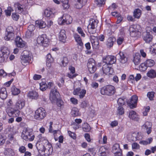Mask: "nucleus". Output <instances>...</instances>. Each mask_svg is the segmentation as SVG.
<instances>
[{"instance_id":"49","label":"nucleus","mask_w":156,"mask_h":156,"mask_svg":"<svg viewBox=\"0 0 156 156\" xmlns=\"http://www.w3.org/2000/svg\"><path fill=\"white\" fill-rule=\"evenodd\" d=\"M83 129L85 132H88L90 130L91 127L88 124L84 123L83 125Z\"/></svg>"},{"instance_id":"59","label":"nucleus","mask_w":156,"mask_h":156,"mask_svg":"<svg viewBox=\"0 0 156 156\" xmlns=\"http://www.w3.org/2000/svg\"><path fill=\"white\" fill-rule=\"evenodd\" d=\"M150 108L149 106H147L144 107V111L143 112V114L144 116H146L147 115L148 112L150 110Z\"/></svg>"},{"instance_id":"41","label":"nucleus","mask_w":156,"mask_h":156,"mask_svg":"<svg viewBox=\"0 0 156 156\" xmlns=\"http://www.w3.org/2000/svg\"><path fill=\"white\" fill-rule=\"evenodd\" d=\"M141 11L139 9H136L133 13V16L136 18L139 19L141 15Z\"/></svg>"},{"instance_id":"34","label":"nucleus","mask_w":156,"mask_h":156,"mask_svg":"<svg viewBox=\"0 0 156 156\" xmlns=\"http://www.w3.org/2000/svg\"><path fill=\"white\" fill-rule=\"evenodd\" d=\"M28 97L31 99H36L38 97V93L35 91H30L28 94Z\"/></svg>"},{"instance_id":"1","label":"nucleus","mask_w":156,"mask_h":156,"mask_svg":"<svg viewBox=\"0 0 156 156\" xmlns=\"http://www.w3.org/2000/svg\"><path fill=\"white\" fill-rule=\"evenodd\" d=\"M115 87L111 85H108L102 87L100 90L101 94L108 96L113 95L115 93Z\"/></svg>"},{"instance_id":"19","label":"nucleus","mask_w":156,"mask_h":156,"mask_svg":"<svg viewBox=\"0 0 156 156\" xmlns=\"http://www.w3.org/2000/svg\"><path fill=\"white\" fill-rule=\"evenodd\" d=\"M116 61V58L113 56L108 55L103 59V62L105 64H107L108 65L112 64Z\"/></svg>"},{"instance_id":"6","label":"nucleus","mask_w":156,"mask_h":156,"mask_svg":"<svg viewBox=\"0 0 156 156\" xmlns=\"http://www.w3.org/2000/svg\"><path fill=\"white\" fill-rule=\"evenodd\" d=\"M46 116V112L43 108H39L35 112L34 118L38 120H41Z\"/></svg>"},{"instance_id":"29","label":"nucleus","mask_w":156,"mask_h":156,"mask_svg":"<svg viewBox=\"0 0 156 156\" xmlns=\"http://www.w3.org/2000/svg\"><path fill=\"white\" fill-rule=\"evenodd\" d=\"M90 41L93 48H98L99 45V42L97 37L94 36H91Z\"/></svg>"},{"instance_id":"13","label":"nucleus","mask_w":156,"mask_h":156,"mask_svg":"<svg viewBox=\"0 0 156 156\" xmlns=\"http://www.w3.org/2000/svg\"><path fill=\"white\" fill-rule=\"evenodd\" d=\"M98 21L97 20L91 19L90 20V23L87 26V29L89 33L93 34L96 32L95 30L92 31V30H95L97 27Z\"/></svg>"},{"instance_id":"15","label":"nucleus","mask_w":156,"mask_h":156,"mask_svg":"<svg viewBox=\"0 0 156 156\" xmlns=\"http://www.w3.org/2000/svg\"><path fill=\"white\" fill-rule=\"evenodd\" d=\"M57 87H54V89H51L50 94V99L53 102L57 100L58 98L59 94L57 90Z\"/></svg>"},{"instance_id":"63","label":"nucleus","mask_w":156,"mask_h":156,"mask_svg":"<svg viewBox=\"0 0 156 156\" xmlns=\"http://www.w3.org/2000/svg\"><path fill=\"white\" fill-rule=\"evenodd\" d=\"M70 100L72 103L73 105H76L78 103V101L77 99L74 98L73 97L71 98Z\"/></svg>"},{"instance_id":"40","label":"nucleus","mask_w":156,"mask_h":156,"mask_svg":"<svg viewBox=\"0 0 156 156\" xmlns=\"http://www.w3.org/2000/svg\"><path fill=\"white\" fill-rule=\"evenodd\" d=\"M133 62L136 65H139L141 62L140 56L138 54L135 55L134 57Z\"/></svg>"},{"instance_id":"11","label":"nucleus","mask_w":156,"mask_h":156,"mask_svg":"<svg viewBox=\"0 0 156 156\" xmlns=\"http://www.w3.org/2000/svg\"><path fill=\"white\" fill-rule=\"evenodd\" d=\"M138 25L133 24L130 26L129 31L131 37H137L140 35V33L138 30Z\"/></svg>"},{"instance_id":"31","label":"nucleus","mask_w":156,"mask_h":156,"mask_svg":"<svg viewBox=\"0 0 156 156\" xmlns=\"http://www.w3.org/2000/svg\"><path fill=\"white\" fill-rule=\"evenodd\" d=\"M44 143V145L43 146H44L45 148L49 149V152L48 153V154H51L53 151V148L51 144L47 140H45Z\"/></svg>"},{"instance_id":"27","label":"nucleus","mask_w":156,"mask_h":156,"mask_svg":"<svg viewBox=\"0 0 156 156\" xmlns=\"http://www.w3.org/2000/svg\"><path fill=\"white\" fill-rule=\"evenodd\" d=\"M35 27L34 25H30L28 27V30L26 34V37L29 38L33 35V31L35 30Z\"/></svg>"},{"instance_id":"61","label":"nucleus","mask_w":156,"mask_h":156,"mask_svg":"<svg viewBox=\"0 0 156 156\" xmlns=\"http://www.w3.org/2000/svg\"><path fill=\"white\" fill-rule=\"evenodd\" d=\"M95 1L96 4L100 6L105 4L106 0H95Z\"/></svg>"},{"instance_id":"55","label":"nucleus","mask_w":156,"mask_h":156,"mask_svg":"<svg viewBox=\"0 0 156 156\" xmlns=\"http://www.w3.org/2000/svg\"><path fill=\"white\" fill-rule=\"evenodd\" d=\"M154 93L153 92H149L147 94V97L150 100H152L154 99Z\"/></svg>"},{"instance_id":"8","label":"nucleus","mask_w":156,"mask_h":156,"mask_svg":"<svg viewBox=\"0 0 156 156\" xmlns=\"http://www.w3.org/2000/svg\"><path fill=\"white\" fill-rule=\"evenodd\" d=\"M21 136L26 140L31 141L34 140L35 136L32 132H30L27 129H24L22 133Z\"/></svg>"},{"instance_id":"37","label":"nucleus","mask_w":156,"mask_h":156,"mask_svg":"<svg viewBox=\"0 0 156 156\" xmlns=\"http://www.w3.org/2000/svg\"><path fill=\"white\" fill-rule=\"evenodd\" d=\"M138 133L136 132H134L132 134H130L128 135V138H129L130 137V138L129 139L131 141H136L137 140H139L140 139L138 137Z\"/></svg>"},{"instance_id":"35","label":"nucleus","mask_w":156,"mask_h":156,"mask_svg":"<svg viewBox=\"0 0 156 156\" xmlns=\"http://www.w3.org/2000/svg\"><path fill=\"white\" fill-rule=\"evenodd\" d=\"M115 39L113 37H109L107 40L106 44L107 47L108 48H110L113 46Z\"/></svg>"},{"instance_id":"52","label":"nucleus","mask_w":156,"mask_h":156,"mask_svg":"<svg viewBox=\"0 0 156 156\" xmlns=\"http://www.w3.org/2000/svg\"><path fill=\"white\" fill-rule=\"evenodd\" d=\"M147 66L145 62L141 64L139 66V69L140 71L143 72L145 71L147 69Z\"/></svg>"},{"instance_id":"64","label":"nucleus","mask_w":156,"mask_h":156,"mask_svg":"<svg viewBox=\"0 0 156 156\" xmlns=\"http://www.w3.org/2000/svg\"><path fill=\"white\" fill-rule=\"evenodd\" d=\"M132 148L133 149H138L140 148V145L136 143H134L132 144Z\"/></svg>"},{"instance_id":"26","label":"nucleus","mask_w":156,"mask_h":156,"mask_svg":"<svg viewBox=\"0 0 156 156\" xmlns=\"http://www.w3.org/2000/svg\"><path fill=\"white\" fill-rule=\"evenodd\" d=\"M129 117L131 119L136 121H139L140 117L138 114L135 111L131 110L129 112Z\"/></svg>"},{"instance_id":"9","label":"nucleus","mask_w":156,"mask_h":156,"mask_svg":"<svg viewBox=\"0 0 156 156\" xmlns=\"http://www.w3.org/2000/svg\"><path fill=\"white\" fill-rule=\"evenodd\" d=\"M37 41L38 44L44 47L48 46V39L45 34L39 36L37 38Z\"/></svg>"},{"instance_id":"3","label":"nucleus","mask_w":156,"mask_h":156,"mask_svg":"<svg viewBox=\"0 0 156 156\" xmlns=\"http://www.w3.org/2000/svg\"><path fill=\"white\" fill-rule=\"evenodd\" d=\"M73 19L68 14H64L62 16L58 18V23L60 25H68L71 24Z\"/></svg>"},{"instance_id":"22","label":"nucleus","mask_w":156,"mask_h":156,"mask_svg":"<svg viewBox=\"0 0 156 156\" xmlns=\"http://www.w3.org/2000/svg\"><path fill=\"white\" fill-rule=\"evenodd\" d=\"M44 15L48 19H50L54 17L55 12L52 9H47L44 11Z\"/></svg>"},{"instance_id":"36","label":"nucleus","mask_w":156,"mask_h":156,"mask_svg":"<svg viewBox=\"0 0 156 156\" xmlns=\"http://www.w3.org/2000/svg\"><path fill=\"white\" fill-rule=\"evenodd\" d=\"M7 96L6 89L3 87L0 90V98L2 100L5 99Z\"/></svg>"},{"instance_id":"28","label":"nucleus","mask_w":156,"mask_h":156,"mask_svg":"<svg viewBox=\"0 0 156 156\" xmlns=\"http://www.w3.org/2000/svg\"><path fill=\"white\" fill-rule=\"evenodd\" d=\"M152 124L151 122H146L142 126L143 129H146L147 133L148 134H150L151 132Z\"/></svg>"},{"instance_id":"14","label":"nucleus","mask_w":156,"mask_h":156,"mask_svg":"<svg viewBox=\"0 0 156 156\" xmlns=\"http://www.w3.org/2000/svg\"><path fill=\"white\" fill-rule=\"evenodd\" d=\"M54 61L53 58L52 57L51 55L49 53L46 56V64L48 74H51L53 69L51 68V64Z\"/></svg>"},{"instance_id":"20","label":"nucleus","mask_w":156,"mask_h":156,"mask_svg":"<svg viewBox=\"0 0 156 156\" xmlns=\"http://www.w3.org/2000/svg\"><path fill=\"white\" fill-rule=\"evenodd\" d=\"M20 112L19 110L14 109L12 108H10L8 110V114L9 116L12 117H16L20 115Z\"/></svg>"},{"instance_id":"56","label":"nucleus","mask_w":156,"mask_h":156,"mask_svg":"<svg viewBox=\"0 0 156 156\" xmlns=\"http://www.w3.org/2000/svg\"><path fill=\"white\" fill-rule=\"evenodd\" d=\"M77 31L78 33L81 35L82 37H85V34L83 32L82 29L80 27H77Z\"/></svg>"},{"instance_id":"25","label":"nucleus","mask_w":156,"mask_h":156,"mask_svg":"<svg viewBox=\"0 0 156 156\" xmlns=\"http://www.w3.org/2000/svg\"><path fill=\"white\" fill-rule=\"evenodd\" d=\"M102 69L103 74L106 75L111 74L113 72L112 68L107 64H105L103 65Z\"/></svg>"},{"instance_id":"54","label":"nucleus","mask_w":156,"mask_h":156,"mask_svg":"<svg viewBox=\"0 0 156 156\" xmlns=\"http://www.w3.org/2000/svg\"><path fill=\"white\" fill-rule=\"evenodd\" d=\"M13 11V9L12 8L9 7L5 11V14L7 16H10L11 15V12Z\"/></svg>"},{"instance_id":"53","label":"nucleus","mask_w":156,"mask_h":156,"mask_svg":"<svg viewBox=\"0 0 156 156\" xmlns=\"http://www.w3.org/2000/svg\"><path fill=\"white\" fill-rule=\"evenodd\" d=\"M125 98L124 97L119 98L117 101V102L119 105H120V106L124 105L125 101Z\"/></svg>"},{"instance_id":"44","label":"nucleus","mask_w":156,"mask_h":156,"mask_svg":"<svg viewBox=\"0 0 156 156\" xmlns=\"http://www.w3.org/2000/svg\"><path fill=\"white\" fill-rule=\"evenodd\" d=\"M152 140L153 139L152 138L149 137L146 140L140 141L139 142V143L140 144L143 145H147L150 144L151 142H152Z\"/></svg>"},{"instance_id":"16","label":"nucleus","mask_w":156,"mask_h":156,"mask_svg":"<svg viewBox=\"0 0 156 156\" xmlns=\"http://www.w3.org/2000/svg\"><path fill=\"white\" fill-rule=\"evenodd\" d=\"M5 133L8 134V137L10 140H11L13 139V135L18 132L13 127H9L5 129Z\"/></svg>"},{"instance_id":"46","label":"nucleus","mask_w":156,"mask_h":156,"mask_svg":"<svg viewBox=\"0 0 156 156\" xmlns=\"http://www.w3.org/2000/svg\"><path fill=\"white\" fill-rule=\"evenodd\" d=\"M144 62L147 67L153 66L155 64L154 61L151 59H147Z\"/></svg>"},{"instance_id":"30","label":"nucleus","mask_w":156,"mask_h":156,"mask_svg":"<svg viewBox=\"0 0 156 156\" xmlns=\"http://www.w3.org/2000/svg\"><path fill=\"white\" fill-rule=\"evenodd\" d=\"M35 26L40 29L44 28L46 26V24L45 22L41 20H37L35 21Z\"/></svg>"},{"instance_id":"2","label":"nucleus","mask_w":156,"mask_h":156,"mask_svg":"<svg viewBox=\"0 0 156 156\" xmlns=\"http://www.w3.org/2000/svg\"><path fill=\"white\" fill-rule=\"evenodd\" d=\"M31 53L28 51H24L20 57L21 62L23 65H27L31 62Z\"/></svg>"},{"instance_id":"42","label":"nucleus","mask_w":156,"mask_h":156,"mask_svg":"<svg viewBox=\"0 0 156 156\" xmlns=\"http://www.w3.org/2000/svg\"><path fill=\"white\" fill-rule=\"evenodd\" d=\"M78 3L76 5V7L77 9L81 8L87 2V0H77Z\"/></svg>"},{"instance_id":"12","label":"nucleus","mask_w":156,"mask_h":156,"mask_svg":"<svg viewBox=\"0 0 156 156\" xmlns=\"http://www.w3.org/2000/svg\"><path fill=\"white\" fill-rule=\"evenodd\" d=\"M9 54L6 47L1 48L0 50V62H4L7 60Z\"/></svg>"},{"instance_id":"43","label":"nucleus","mask_w":156,"mask_h":156,"mask_svg":"<svg viewBox=\"0 0 156 156\" xmlns=\"http://www.w3.org/2000/svg\"><path fill=\"white\" fill-rule=\"evenodd\" d=\"M12 94L14 95H18L20 92V89L16 88L15 86H13L11 88Z\"/></svg>"},{"instance_id":"47","label":"nucleus","mask_w":156,"mask_h":156,"mask_svg":"<svg viewBox=\"0 0 156 156\" xmlns=\"http://www.w3.org/2000/svg\"><path fill=\"white\" fill-rule=\"evenodd\" d=\"M62 6L64 9H67L69 7L68 0H60Z\"/></svg>"},{"instance_id":"4","label":"nucleus","mask_w":156,"mask_h":156,"mask_svg":"<svg viewBox=\"0 0 156 156\" xmlns=\"http://www.w3.org/2000/svg\"><path fill=\"white\" fill-rule=\"evenodd\" d=\"M14 7L18 13L25 14L27 13V3L23 2H17L14 4Z\"/></svg>"},{"instance_id":"50","label":"nucleus","mask_w":156,"mask_h":156,"mask_svg":"<svg viewBox=\"0 0 156 156\" xmlns=\"http://www.w3.org/2000/svg\"><path fill=\"white\" fill-rule=\"evenodd\" d=\"M68 63V60L67 58L66 57H64L61 59V63L60 65L61 66L65 67L67 66Z\"/></svg>"},{"instance_id":"10","label":"nucleus","mask_w":156,"mask_h":156,"mask_svg":"<svg viewBox=\"0 0 156 156\" xmlns=\"http://www.w3.org/2000/svg\"><path fill=\"white\" fill-rule=\"evenodd\" d=\"M88 70L91 73H94L97 69V63L93 58H90L87 63Z\"/></svg>"},{"instance_id":"51","label":"nucleus","mask_w":156,"mask_h":156,"mask_svg":"<svg viewBox=\"0 0 156 156\" xmlns=\"http://www.w3.org/2000/svg\"><path fill=\"white\" fill-rule=\"evenodd\" d=\"M112 150L114 153L121 151L120 148L119 144L117 143L115 144L113 146Z\"/></svg>"},{"instance_id":"39","label":"nucleus","mask_w":156,"mask_h":156,"mask_svg":"<svg viewBox=\"0 0 156 156\" xmlns=\"http://www.w3.org/2000/svg\"><path fill=\"white\" fill-rule=\"evenodd\" d=\"M147 76L150 78H153L156 77V72L154 69H151L147 73Z\"/></svg>"},{"instance_id":"58","label":"nucleus","mask_w":156,"mask_h":156,"mask_svg":"<svg viewBox=\"0 0 156 156\" xmlns=\"http://www.w3.org/2000/svg\"><path fill=\"white\" fill-rule=\"evenodd\" d=\"M12 16L13 20L15 21H17L20 17L18 14L16 12L13 13L12 14Z\"/></svg>"},{"instance_id":"5","label":"nucleus","mask_w":156,"mask_h":156,"mask_svg":"<svg viewBox=\"0 0 156 156\" xmlns=\"http://www.w3.org/2000/svg\"><path fill=\"white\" fill-rule=\"evenodd\" d=\"M14 29L12 27H8L6 29L5 35L4 37L5 40L7 41H12L15 37V34L13 32Z\"/></svg>"},{"instance_id":"32","label":"nucleus","mask_w":156,"mask_h":156,"mask_svg":"<svg viewBox=\"0 0 156 156\" xmlns=\"http://www.w3.org/2000/svg\"><path fill=\"white\" fill-rule=\"evenodd\" d=\"M118 55L119 56V61L121 63L124 64L127 62V58L123 52L120 51Z\"/></svg>"},{"instance_id":"21","label":"nucleus","mask_w":156,"mask_h":156,"mask_svg":"<svg viewBox=\"0 0 156 156\" xmlns=\"http://www.w3.org/2000/svg\"><path fill=\"white\" fill-rule=\"evenodd\" d=\"M15 42L16 46L18 48H23L24 47L26 44L25 42L18 36L16 37L15 40Z\"/></svg>"},{"instance_id":"33","label":"nucleus","mask_w":156,"mask_h":156,"mask_svg":"<svg viewBox=\"0 0 156 156\" xmlns=\"http://www.w3.org/2000/svg\"><path fill=\"white\" fill-rule=\"evenodd\" d=\"M73 36L75 41L77 43V44L80 46H82L83 45V43L80 36L77 33H74Z\"/></svg>"},{"instance_id":"62","label":"nucleus","mask_w":156,"mask_h":156,"mask_svg":"<svg viewBox=\"0 0 156 156\" xmlns=\"http://www.w3.org/2000/svg\"><path fill=\"white\" fill-rule=\"evenodd\" d=\"M18 150L21 153H24L26 151V148L24 146H20L19 147Z\"/></svg>"},{"instance_id":"7","label":"nucleus","mask_w":156,"mask_h":156,"mask_svg":"<svg viewBox=\"0 0 156 156\" xmlns=\"http://www.w3.org/2000/svg\"><path fill=\"white\" fill-rule=\"evenodd\" d=\"M146 29L147 31L144 33L142 37L146 43H149L152 41L153 38L151 34L152 29L150 27H147Z\"/></svg>"},{"instance_id":"17","label":"nucleus","mask_w":156,"mask_h":156,"mask_svg":"<svg viewBox=\"0 0 156 156\" xmlns=\"http://www.w3.org/2000/svg\"><path fill=\"white\" fill-rule=\"evenodd\" d=\"M86 93V91L85 90L81 89L80 87L74 89L73 92L74 95L79 96V98L80 99L84 98Z\"/></svg>"},{"instance_id":"45","label":"nucleus","mask_w":156,"mask_h":156,"mask_svg":"<svg viewBox=\"0 0 156 156\" xmlns=\"http://www.w3.org/2000/svg\"><path fill=\"white\" fill-rule=\"evenodd\" d=\"M47 88V85L44 81H42L40 83V89L41 90L45 91Z\"/></svg>"},{"instance_id":"48","label":"nucleus","mask_w":156,"mask_h":156,"mask_svg":"<svg viewBox=\"0 0 156 156\" xmlns=\"http://www.w3.org/2000/svg\"><path fill=\"white\" fill-rule=\"evenodd\" d=\"M71 114L73 116H77L80 115L78 108L76 107L73 108L71 112Z\"/></svg>"},{"instance_id":"24","label":"nucleus","mask_w":156,"mask_h":156,"mask_svg":"<svg viewBox=\"0 0 156 156\" xmlns=\"http://www.w3.org/2000/svg\"><path fill=\"white\" fill-rule=\"evenodd\" d=\"M25 105L24 100L22 99H19L16 101L15 105L16 108L21 110L23 108Z\"/></svg>"},{"instance_id":"57","label":"nucleus","mask_w":156,"mask_h":156,"mask_svg":"<svg viewBox=\"0 0 156 156\" xmlns=\"http://www.w3.org/2000/svg\"><path fill=\"white\" fill-rule=\"evenodd\" d=\"M117 112L120 115H122L124 113V110L121 106H119L117 109Z\"/></svg>"},{"instance_id":"18","label":"nucleus","mask_w":156,"mask_h":156,"mask_svg":"<svg viewBox=\"0 0 156 156\" xmlns=\"http://www.w3.org/2000/svg\"><path fill=\"white\" fill-rule=\"evenodd\" d=\"M138 100V97L136 95H133L131 98L130 100L127 101L128 105L131 108H133L136 107Z\"/></svg>"},{"instance_id":"60","label":"nucleus","mask_w":156,"mask_h":156,"mask_svg":"<svg viewBox=\"0 0 156 156\" xmlns=\"http://www.w3.org/2000/svg\"><path fill=\"white\" fill-rule=\"evenodd\" d=\"M68 133L69 136L73 139H75L76 138V134L73 132H72L70 131H68Z\"/></svg>"},{"instance_id":"23","label":"nucleus","mask_w":156,"mask_h":156,"mask_svg":"<svg viewBox=\"0 0 156 156\" xmlns=\"http://www.w3.org/2000/svg\"><path fill=\"white\" fill-rule=\"evenodd\" d=\"M58 36V39L60 41L63 43L66 42L67 36L65 30H61L59 32Z\"/></svg>"},{"instance_id":"38","label":"nucleus","mask_w":156,"mask_h":156,"mask_svg":"<svg viewBox=\"0 0 156 156\" xmlns=\"http://www.w3.org/2000/svg\"><path fill=\"white\" fill-rule=\"evenodd\" d=\"M4 153L6 156H14L15 155L14 151L11 148L5 149Z\"/></svg>"}]
</instances>
